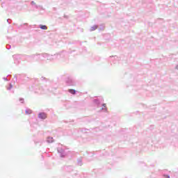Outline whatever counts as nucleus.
<instances>
[{"label":"nucleus","mask_w":178,"mask_h":178,"mask_svg":"<svg viewBox=\"0 0 178 178\" xmlns=\"http://www.w3.org/2000/svg\"><path fill=\"white\" fill-rule=\"evenodd\" d=\"M38 118L40 119H47V114L45 113H40L38 114Z\"/></svg>","instance_id":"f257e3e1"},{"label":"nucleus","mask_w":178,"mask_h":178,"mask_svg":"<svg viewBox=\"0 0 178 178\" xmlns=\"http://www.w3.org/2000/svg\"><path fill=\"white\" fill-rule=\"evenodd\" d=\"M69 92H70V94H73L74 95V94H76V90H73V89H70L68 90Z\"/></svg>","instance_id":"f03ea898"},{"label":"nucleus","mask_w":178,"mask_h":178,"mask_svg":"<svg viewBox=\"0 0 178 178\" xmlns=\"http://www.w3.org/2000/svg\"><path fill=\"white\" fill-rule=\"evenodd\" d=\"M40 29L42 30H47V29H48V27H47V26H45V25H41Z\"/></svg>","instance_id":"7ed1b4c3"},{"label":"nucleus","mask_w":178,"mask_h":178,"mask_svg":"<svg viewBox=\"0 0 178 178\" xmlns=\"http://www.w3.org/2000/svg\"><path fill=\"white\" fill-rule=\"evenodd\" d=\"M47 141H49V143H52L53 141L52 138H48Z\"/></svg>","instance_id":"20e7f679"},{"label":"nucleus","mask_w":178,"mask_h":178,"mask_svg":"<svg viewBox=\"0 0 178 178\" xmlns=\"http://www.w3.org/2000/svg\"><path fill=\"white\" fill-rule=\"evenodd\" d=\"M163 176L165 178H170V177L169 175H164Z\"/></svg>","instance_id":"39448f33"},{"label":"nucleus","mask_w":178,"mask_h":178,"mask_svg":"<svg viewBox=\"0 0 178 178\" xmlns=\"http://www.w3.org/2000/svg\"><path fill=\"white\" fill-rule=\"evenodd\" d=\"M103 106H104V108H105L106 106V104H103Z\"/></svg>","instance_id":"423d86ee"},{"label":"nucleus","mask_w":178,"mask_h":178,"mask_svg":"<svg viewBox=\"0 0 178 178\" xmlns=\"http://www.w3.org/2000/svg\"><path fill=\"white\" fill-rule=\"evenodd\" d=\"M31 3H34V1H32Z\"/></svg>","instance_id":"0eeeda50"},{"label":"nucleus","mask_w":178,"mask_h":178,"mask_svg":"<svg viewBox=\"0 0 178 178\" xmlns=\"http://www.w3.org/2000/svg\"><path fill=\"white\" fill-rule=\"evenodd\" d=\"M29 113H31V111H29Z\"/></svg>","instance_id":"6e6552de"}]
</instances>
